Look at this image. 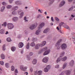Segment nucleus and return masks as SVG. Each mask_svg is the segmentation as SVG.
<instances>
[{
  "mask_svg": "<svg viewBox=\"0 0 75 75\" xmlns=\"http://www.w3.org/2000/svg\"><path fill=\"white\" fill-rule=\"evenodd\" d=\"M2 50L3 51H5V50H6V48H5V45H4L3 46Z\"/></svg>",
  "mask_w": 75,
  "mask_h": 75,
  "instance_id": "obj_33",
  "label": "nucleus"
},
{
  "mask_svg": "<svg viewBox=\"0 0 75 75\" xmlns=\"http://www.w3.org/2000/svg\"><path fill=\"white\" fill-rule=\"evenodd\" d=\"M1 58L2 59H3L5 58V56L3 54H2L1 55Z\"/></svg>",
  "mask_w": 75,
  "mask_h": 75,
  "instance_id": "obj_25",
  "label": "nucleus"
},
{
  "mask_svg": "<svg viewBox=\"0 0 75 75\" xmlns=\"http://www.w3.org/2000/svg\"><path fill=\"white\" fill-rule=\"evenodd\" d=\"M64 75V72H62L59 75Z\"/></svg>",
  "mask_w": 75,
  "mask_h": 75,
  "instance_id": "obj_55",
  "label": "nucleus"
},
{
  "mask_svg": "<svg viewBox=\"0 0 75 75\" xmlns=\"http://www.w3.org/2000/svg\"><path fill=\"white\" fill-rule=\"evenodd\" d=\"M36 27L37 25H33L30 26V30H33V29H34Z\"/></svg>",
  "mask_w": 75,
  "mask_h": 75,
  "instance_id": "obj_9",
  "label": "nucleus"
},
{
  "mask_svg": "<svg viewBox=\"0 0 75 75\" xmlns=\"http://www.w3.org/2000/svg\"><path fill=\"white\" fill-rule=\"evenodd\" d=\"M64 25H65V24L63 22H61V23H60L59 24V27H59V28L58 27H57V29L58 30H59V29H61V26L63 25L64 26Z\"/></svg>",
  "mask_w": 75,
  "mask_h": 75,
  "instance_id": "obj_7",
  "label": "nucleus"
},
{
  "mask_svg": "<svg viewBox=\"0 0 75 75\" xmlns=\"http://www.w3.org/2000/svg\"><path fill=\"white\" fill-rule=\"evenodd\" d=\"M48 58L47 57H44L42 60L43 62L44 63H47L48 62Z\"/></svg>",
  "mask_w": 75,
  "mask_h": 75,
  "instance_id": "obj_5",
  "label": "nucleus"
},
{
  "mask_svg": "<svg viewBox=\"0 0 75 75\" xmlns=\"http://www.w3.org/2000/svg\"><path fill=\"white\" fill-rule=\"evenodd\" d=\"M11 5H8L7 6V8H11Z\"/></svg>",
  "mask_w": 75,
  "mask_h": 75,
  "instance_id": "obj_40",
  "label": "nucleus"
},
{
  "mask_svg": "<svg viewBox=\"0 0 75 75\" xmlns=\"http://www.w3.org/2000/svg\"><path fill=\"white\" fill-rule=\"evenodd\" d=\"M24 45V44L22 42L19 43L18 45V47L19 48H22Z\"/></svg>",
  "mask_w": 75,
  "mask_h": 75,
  "instance_id": "obj_15",
  "label": "nucleus"
},
{
  "mask_svg": "<svg viewBox=\"0 0 75 75\" xmlns=\"http://www.w3.org/2000/svg\"><path fill=\"white\" fill-rule=\"evenodd\" d=\"M65 72L66 75H69L70 74L71 71L69 70H66L65 71Z\"/></svg>",
  "mask_w": 75,
  "mask_h": 75,
  "instance_id": "obj_17",
  "label": "nucleus"
},
{
  "mask_svg": "<svg viewBox=\"0 0 75 75\" xmlns=\"http://www.w3.org/2000/svg\"><path fill=\"white\" fill-rule=\"evenodd\" d=\"M6 40L8 42H10V41H11V40L10 38H7Z\"/></svg>",
  "mask_w": 75,
  "mask_h": 75,
  "instance_id": "obj_30",
  "label": "nucleus"
},
{
  "mask_svg": "<svg viewBox=\"0 0 75 75\" xmlns=\"http://www.w3.org/2000/svg\"><path fill=\"white\" fill-rule=\"evenodd\" d=\"M26 19H27V17H26V16H25L24 18V20H25V22L28 21V20H27Z\"/></svg>",
  "mask_w": 75,
  "mask_h": 75,
  "instance_id": "obj_42",
  "label": "nucleus"
},
{
  "mask_svg": "<svg viewBox=\"0 0 75 75\" xmlns=\"http://www.w3.org/2000/svg\"><path fill=\"white\" fill-rule=\"evenodd\" d=\"M50 65H47L46 68H45L44 69V71L45 72H47L48 71L49 69H50Z\"/></svg>",
  "mask_w": 75,
  "mask_h": 75,
  "instance_id": "obj_6",
  "label": "nucleus"
},
{
  "mask_svg": "<svg viewBox=\"0 0 75 75\" xmlns=\"http://www.w3.org/2000/svg\"><path fill=\"white\" fill-rule=\"evenodd\" d=\"M5 66L6 68H8L9 67V64L8 63H6L5 64Z\"/></svg>",
  "mask_w": 75,
  "mask_h": 75,
  "instance_id": "obj_32",
  "label": "nucleus"
},
{
  "mask_svg": "<svg viewBox=\"0 0 75 75\" xmlns=\"http://www.w3.org/2000/svg\"><path fill=\"white\" fill-rule=\"evenodd\" d=\"M74 61L72 60L69 63V65L71 67H73L74 66Z\"/></svg>",
  "mask_w": 75,
  "mask_h": 75,
  "instance_id": "obj_13",
  "label": "nucleus"
},
{
  "mask_svg": "<svg viewBox=\"0 0 75 75\" xmlns=\"http://www.w3.org/2000/svg\"><path fill=\"white\" fill-rule=\"evenodd\" d=\"M27 58L28 59V60H30V58L29 56H28L27 57Z\"/></svg>",
  "mask_w": 75,
  "mask_h": 75,
  "instance_id": "obj_57",
  "label": "nucleus"
},
{
  "mask_svg": "<svg viewBox=\"0 0 75 75\" xmlns=\"http://www.w3.org/2000/svg\"><path fill=\"white\" fill-rule=\"evenodd\" d=\"M71 17H74L75 16H74L73 15H71Z\"/></svg>",
  "mask_w": 75,
  "mask_h": 75,
  "instance_id": "obj_59",
  "label": "nucleus"
},
{
  "mask_svg": "<svg viewBox=\"0 0 75 75\" xmlns=\"http://www.w3.org/2000/svg\"><path fill=\"white\" fill-rule=\"evenodd\" d=\"M60 47H61V46L59 45V46H58L57 49H59V48H60Z\"/></svg>",
  "mask_w": 75,
  "mask_h": 75,
  "instance_id": "obj_52",
  "label": "nucleus"
},
{
  "mask_svg": "<svg viewBox=\"0 0 75 75\" xmlns=\"http://www.w3.org/2000/svg\"><path fill=\"white\" fill-rule=\"evenodd\" d=\"M13 20L14 21H17L18 20V18L17 17H14L13 18Z\"/></svg>",
  "mask_w": 75,
  "mask_h": 75,
  "instance_id": "obj_19",
  "label": "nucleus"
},
{
  "mask_svg": "<svg viewBox=\"0 0 75 75\" xmlns=\"http://www.w3.org/2000/svg\"><path fill=\"white\" fill-rule=\"evenodd\" d=\"M73 1V0H68V1L69 2H71V1Z\"/></svg>",
  "mask_w": 75,
  "mask_h": 75,
  "instance_id": "obj_58",
  "label": "nucleus"
},
{
  "mask_svg": "<svg viewBox=\"0 0 75 75\" xmlns=\"http://www.w3.org/2000/svg\"><path fill=\"white\" fill-rule=\"evenodd\" d=\"M8 31H6V33H5V34H8Z\"/></svg>",
  "mask_w": 75,
  "mask_h": 75,
  "instance_id": "obj_62",
  "label": "nucleus"
},
{
  "mask_svg": "<svg viewBox=\"0 0 75 75\" xmlns=\"http://www.w3.org/2000/svg\"><path fill=\"white\" fill-rule=\"evenodd\" d=\"M30 70L31 72H32L33 71V68H30Z\"/></svg>",
  "mask_w": 75,
  "mask_h": 75,
  "instance_id": "obj_49",
  "label": "nucleus"
},
{
  "mask_svg": "<svg viewBox=\"0 0 75 75\" xmlns=\"http://www.w3.org/2000/svg\"><path fill=\"white\" fill-rule=\"evenodd\" d=\"M33 53H32V52H30L29 53V55L30 56H31V55H33Z\"/></svg>",
  "mask_w": 75,
  "mask_h": 75,
  "instance_id": "obj_45",
  "label": "nucleus"
},
{
  "mask_svg": "<svg viewBox=\"0 0 75 75\" xmlns=\"http://www.w3.org/2000/svg\"><path fill=\"white\" fill-rule=\"evenodd\" d=\"M0 64L1 65H4V62L2 61H0Z\"/></svg>",
  "mask_w": 75,
  "mask_h": 75,
  "instance_id": "obj_36",
  "label": "nucleus"
},
{
  "mask_svg": "<svg viewBox=\"0 0 75 75\" xmlns=\"http://www.w3.org/2000/svg\"><path fill=\"white\" fill-rule=\"evenodd\" d=\"M67 63H64L63 64V69H64L66 67V66H67Z\"/></svg>",
  "mask_w": 75,
  "mask_h": 75,
  "instance_id": "obj_29",
  "label": "nucleus"
},
{
  "mask_svg": "<svg viewBox=\"0 0 75 75\" xmlns=\"http://www.w3.org/2000/svg\"><path fill=\"white\" fill-rule=\"evenodd\" d=\"M46 44V42L45 41H44L42 42L40 44H37L35 45V50H38L40 48V47H41L44 46Z\"/></svg>",
  "mask_w": 75,
  "mask_h": 75,
  "instance_id": "obj_2",
  "label": "nucleus"
},
{
  "mask_svg": "<svg viewBox=\"0 0 75 75\" xmlns=\"http://www.w3.org/2000/svg\"><path fill=\"white\" fill-rule=\"evenodd\" d=\"M12 13V14H16V12H15L14 11Z\"/></svg>",
  "mask_w": 75,
  "mask_h": 75,
  "instance_id": "obj_53",
  "label": "nucleus"
},
{
  "mask_svg": "<svg viewBox=\"0 0 75 75\" xmlns=\"http://www.w3.org/2000/svg\"><path fill=\"white\" fill-rule=\"evenodd\" d=\"M18 9V7L16 6L14 7L13 10H17Z\"/></svg>",
  "mask_w": 75,
  "mask_h": 75,
  "instance_id": "obj_37",
  "label": "nucleus"
},
{
  "mask_svg": "<svg viewBox=\"0 0 75 75\" xmlns=\"http://www.w3.org/2000/svg\"><path fill=\"white\" fill-rule=\"evenodd\" d=\"M7 25L8 28L10 29H13L14 27V25L12 23H8L7 24Z\"/></svg>",
  "mask_w": 75,
  "mask_h": 75,
  "instance_id": "obj_4",
  "label": "nucleus"
},
{
  "mask_svg": "<svg viewBox=\"0 0 75 75\" xmlns=\"http://www.w3.org/2000/svg\"><path fill=\"white\" fill-rule=\"evenodd\" d=\"M62 41V40L61 39H60L58 41V42H57L56 43V44L55 45L56 47H57V46H58L59 44V43L61 42Z\"/></svg>",
  "mask_w": 75,
  "mask_h": 75,
  "instance_id": "obj_16",
  "label": "nucleus"
},
{
  "mask_svg": "<svg viewBox=\"0 0 75 75\" xmlns=\"http://www.w3.org/2000/svg\"><path fill=\"white\" fill-rule=\"evenodd\" d=\"M47 47H44L43 49H42V51H47Z\"/></svg>",
  "mask_w": 75,
  "mask_h": 75,
  "instance_id": "obj_28",
  "label": "nucleus"
},
{
  "mask_svg": "<svg viewBox=\"0 0 75 75\" xmlns=\"http://www.w3.org/2000/svg\"><path fill=\"white\" fill-rule=\"evenodd\" d=\"M38 11H40V13H42V12H41V10H40V9H39V10H38Z\"/></svg>",
  "mask_w": 75,
  "mask_h": 75,
  "instance_id": "obj_61",
  "label": "nucleus"
},
{
  "mask_svg": "<svg viewBox=\"0 0 75 75\" xmlns=\"http://www.w3.org/2000/svg\"><path fill=\"white\" fill-rule=\"evenodd\" d=\"M24 74L26 75H28V72H25L24 73Z\"/></svg>",
  "mask_w": 75,
  "mask_h": 75,
  "instance_id": "obj_54",
  "label": "nucleus"
},
{
  "mask_svg": "<svg viewBox=\"0 0 75 75\" xmlns=\"http://www.w3.org/2000/svg\"><path fill=\"white\" fill-rule=\"evenodd\" d=\"M5 9V7L4 6H3L1 8V11H3V10H4Z\"/></svg>",
  "mask_w": 75,
  "mask_h": 75,
  "instance_id": "obj_31",
  "label": "nucleus"
},
{
  "mask_svg": "<svg viewBox=\"0 0 75 75\" xmlns=\"http://www.w3.org/2000/svg\"><path fill=\"white\" fill-rule=\"evenodd\" d=\"M65 54V52H62L61 54L60 55V58H58L57 59V60L56 61V62L57 63H58V62H60L61 61H66V59H67V57H64L62 59L61 58V57H63L64 56V55Z\"/></svg>",
  "mask_w": 75,
  "mask_h": 75,
  "instance_id": "obj_1",
  "label": "nucleus"
},
{
  "mask_svg": "<svg viewBox=\"0 0 75 75\" xmlns=\"http://www.w3.org/2000/svg\"><path fill=\"white\" fill-rule=\"evenodd\" d=\"M62 50H65L67 48V45L65 44H63L61 46Z\"/></svg>",
  "mask_w": 75,
  "mask_h": 75,
  "instance_id": "obj_10",
  "label": "nucleus"
},
{
  "mask_svg": "<svg viewBox=\"0 0 75 75\" xmlns=\"http://www.w3.org/2000/svg\"><path fill=\"white\" fill-rule=\"evenodd\" d=\"M59 32L60 33H62V32L61 31V30H59Z\"/></svg>",
  "mask_w": 75,
  "mask_h": 75,
  "instance_id": "obj_60",
  "label": "nucleus"
},
{
  "mask_svg": "<svg viewBox=\"0 0 75 75\" xmlns=\"http://www.w3.org/2000/svg\"><path fill=\"white\" fill-rule=\"evenodd\" d=\"M48 31H49V29L48 28H46L43 31V33H47Z\"/></svg>",
  "mask_w": 75,
  "mask_h": 75,
  "instance_id": "obj_22",
  "label": "nucleus"
},
{
  "mask_svg": "<svg viewBox=\"0 0 75 75\" xmlns=\"http://www.w3.org/2000/svg\"><path fill=\"white\" fill-rule=\"evenodd\" d=\"M13 0H9V2L10 3H11L12 2H13Z\"/></svg>",
  "mask_w": 75,
  "mask_h": 75,
  "instance_id": "obj_46",
  "label": "nucleus"
},
{
  "mask_svg": "<svg viewBox=\"0 0 75 75\" xmlns=\"http://www.w3.org/2000/svg\"><path fill=\"white\" fill-rule=\"evenodd\" d=\"M16 4H17V5H21V3H20L18 1H16L15 2Z\"/></svg>",
  "mask_w": 75,
  "mask_h": 75,
  "instance_id": "obj_24",
  "label": "nucleus"
},
{
  "mask_svg": "<svg viewBox=\"0 0 75 75\" xmlns=\"http://www.w3.org/2000/svg\"><path fill=\"white\" fill-rule=\"evenodd\" d=\"M74 44H75V40H74Z\"/></svg>",
  "mask_w": 75,
  "mask_h": 75,
  "instance_id": "obj_64",
  "label": "nucleus"
},
{
  "mask_svg": "<svg viewBox=\"0 0 75 75\" xmlns=\"http://www.w3.org/2000/svg\"><path fill=\"white\" fill-rule=\"evenodd\" d=\"M32 63L33 65H35L37 64V59H35L33 60Z\"/></svg>",
  "mask_w": 75,
  "mask_h": 75,
  "instance_id": "obj_18",
  "label": "nucleus"
},
{
  "mask_svg": "<svg viewBox=\"0 0 75 75\" xmlns=\"http://www.w3.org/2000/svg\"><path fill=\"white\" fill-rule=\"evenodd\" d=\"M72 10H73V7H71L68 10L69 11H72Z\"/></svg>",
  "mask_w": 75,
  "mask_h": 75,
  "instance_id": "obj_43",
  "label": "nucleus"
},
{
  "mask_svg": "<svg viewBox=\"0 0 75 75\" xmlns=\"http://www.w3.org/2000/svg\"><path fill=\"white\" fill-rule=\"evenodd\" d=\"M65 2L64 1H62L59 5V7H62L63 6H64L65 4Z\"/></svg>",
  "mask_w": 75,
  "mask_h": 75,
  "instance_id": "obj_14",
  "label": "nucleus"
},
{
  "mask_svg": "<svg viewBox=\"0 0 75 75\" xmlns=\"http://www.w3.org/2000/svg\"><path fill=\"white\" fill-rule=\"evenodd\" d=\"M51 20H52V21H54V19L53 18V17H51Z\"/></svg>",
  "mask_w": 75,
  "mask_h": 75,
  "instance_id": "obj_51",
  "label": "nucleus"
},
{
  "mask_svg": "<svg viewBox=\"0 0 75 75\" xmlns=\"http://www.w3.org/2000/svg\"><path fill=\"white\" fill-rule=\"evenodd\" d=\"M37 74L38 75H41V74H42V71H39L38 72H37V71H36L35 73V75H36Z\"/></svg>",
  "mask_w": 75,
  "mask_h": 75,
  "instance_id": "obj_12",
  "label": "nucleus"
},
{
  "mask_svg": "<svg viewBox=\"0 0 75 75\" xmlns=\"http://www.w3.org/2000/svg\"><path fill=\"white\" fill-rule=\"evenodd\" d=\"M37 40V39L36 38H33L32 39V41H36Z\"/></svg>",
  "mask_w": 75,
  "mask_h": 75,
  "instance_id": "obj_38",
  "label": "nucleus"
},
{
  "mask_svg": "<svg viewBox=\"0 0 75 75\" xmlns=\"http://www.w3.org/2000/svg\"><path fill=\"white\" fill-rule=\"evenodd\" d=\"M15 73H16L17 74L18 73V71H17V69H16L15 71Z\"/></svg>",
  "mask_w": 75,
  "mask_h": 75,
  "instance_id": "obj_48",
  "label": "nucleus"
},
{
  "mask_svg": "<svg viewBox=\"0 0 75 75\" xmlns=\"http://www.w3.org/2000/svg\"><path fill=\"white\" fill-rule=\"evenodd\" d=\"M55 19L57 21H58L59 20V19L58 18H57V17H55Z\"/></svg>",
  "mask_w": 75,
  "mask_h": 75,
  "instance_id": "obj_44",
  "label": "nucleus"
},
{
  "mask_svg": "<svg viewBox=\"0 0 75 75\" xmlns=\"http://www.w3.org/2000/svg\"><path fill=\"white\" fill-rule=\"evenodd\" d=\"M0 34H4V29H1L0 30Z\"/></svg>",
  "mask_w": 75,
  "mask_h": 75,
  "instance_id": "obj_23",
  "label": "nucleus"
},
{
  "mask_svg": "<svg viewBox=\"0 0 75 75\" xmlns=\"http://www.w3.org/2000/svg\"><path fill=\"white\" fill-rule=\"evenodd\" d=\"M2 4L3 5H6V3L4 2H2Z\"/></svg>",
  "mask_w": 75,
  "mask_h": 75,
  "instance_id": "obj_47",
  "label": "nucleus"
},
{
  "mask_svg": "<svg viewBox=\"0 0 75 75\" xmlns=\"http://www.w3.org/2000/svg\"><path fill=\"white\" fill-rule=\"evenodd\" d=\"M20 68L21 70L22 71H25L26 69L27 68V67H24L23 66H21L20 67Z\"/></svg>",
  "mask_w": 75,
  "mask_h": 75,
  "instance_id": "obj_11",
  "label": "nucleus"
},
{
  "mask_svg": "<svg viewBox=\"0 0 75 75\" xmlns=\"http://www.w3.org/2000/svg\"><path fill=\"white\" fill-rule=\"evenodd\" d=\"M6 25H7V23L6 22L4 23L3 24H2V26H4V27H6Z\"/></svg>",
  "mask_w": 75,
  "mask_h": 75,
  "instance_id": "obj_34",
  "label": "nucleus"
},
{
  "mask_svg": "<svg viewBox=\"0 0 75 75\" xmlns=\"http://www.w3.org/2000/svg\"><path fill=\"white\" fill-rule=\"evenodd\" d=\"M65 28H67V29H68L69 28V27L67 25V26H66L65 27Z\"/></svg>",
  "mask_w": 75,
  "mask_h": 75,
  "instance_id": "obj_50",
  "label": "nucleus"
},
{
  "mask_svg": "<svg viewBox=\"0 0 75 75\" xmlns=\"http://www.w3.org/2000/svg\"><path fill=\"white\" fill-rule=\"evenodd\" d=\"M45 25V23H42L40 25L38 26V30L36 31L35 34L36 35H38L39 33L41 31V30L40 29L42 28Z\"/></svg>",
  "mask_w": 75,
  "mask_h": 75,
  "instance_id": "obj_3",
  "label": "nucleus"
},
{
  "mask_svg": "<svg viewBox=\"0 0 75 75\" xmlns=\"http://www.w3.org/2000/svg\"><path fill=\"white\" fill-rule=\"evenodd\" d=\"M50 52V50H47L44 53L43 55H46L49 54Z\"/></svg>",
  "mask_w": 75,
  "mask_h": 75,
  "instance_id": "obj_8",
  "label": "nucleus"
},
{
  "mask_svg": "<svg viewBox=\"0 0 75 75\" xmlns=\"http://www.w3.org/2000/svg\"><path fill=\"white\" fill-rule=\"evenodd\" d=\"M24 32L25 34H27V33H28L27 31H25Z\"/></svg>",
  "mask_w": 75,
  "mask_h": 75,
  "instance_id": "obj_56",
  "label": "nucleus"
},
{
  "mask_svg": "<svg viewBox=\"0 0 75 75\" xmlns=\"http://www.w3.org/2000/svg\"><path fill=\"white\" fill-rule=\"evenodd\" d=\"M55 68H59V65H56L55 67Z\"/></svg>",
  "mask_w": 75,
  "mask_h": 75,
  "instance_id": "obj_41",
  "label": "nucleus"
},
{
  "mask_svg": "<svg viewBox=\"0 0 75 75\" xmlns=\"http://www.w3.org/2000/svg\"><path fill=\"white\" fill-rule=\"evenodd\" d=\"M73 34H72V35H73V36L72 37V38L73 39H75V33H73Z\"/></svg>",
  "mask_w": 75,
  "mask_h": 75,
  "instance_id": "obj_39",
  "label": "nucleus"
},
{
  "mask_svg": "<svg viewBox=\"0 0 75 75\" xmlns=\"http://www.w3.org/2000/svg\"><path fill=\"white\" fill-rule=\"evenodd\" d=\"M23 15H24V12H22L21 13L20 16H19V18H22V17L23 16Z\"/></svg>",
  "mask_w": 75,
  "mask_h": 75,
  "instance_id": "obj_26",
  "label": "nucleus"
},
{
  "mask_svg": "<svg viewBox=\"0 0 75 75\" xmlns=\"http://www.w3.org/2000/svg\"><path fill=\"white\" fill-rule=\"evenodd\" d=\"M11 50L12 51H14L16 50V47H11Z\"/></svg>",
  "mask_w": 75,
  "mask_h": 75,
  "instance_id": "obj_27",
  "label": "nucleus"
},
{
  "mask_svg": "<svg viewBox=\"0 0 75 75\" xmlns=\"http://www.w3.org/2000/svg\"><path fill=\"white\" fill-rule=\"evenodd\" d=\"M11 71H14V66H12L11 67Z\"/></svg>",
  "mask_w": 75,
  "mask_h": 75,
  "instance_id": "obj_35",
  "label": "nucleus"
},
{
  "mask_svg": "<svg viewBox=\"0 0 75 75\" xmlns=\"http://www.w3.org/2000/svg\"><path fill=\"white\" fill-rule=\"evenodd\" d=\"M30 45L31 47H34V46L35 45V44L34 42H33L30 43Z\"/></svg>",
  "mask_w": 75,
  "mask_h": 75,
  "instance_id": "obj_21",
  "label": "nucleus"
},
{
  "mask_svg": "<svg viewBox=\"0 0 75 75\" xmlns=\"http://www.w3.org/2000/svg\"><path fill=\"white\" fill-rule=\"evenodd\" d=\"M53 23H50V25H53Z\"/></svg>",
  "mask_w": 75,
  "mask_h": 75,
  "instance_id": "obj_63",
  "label": "nucleus"
},
{
  "mask_svg": "<svg viewBox=\"0 0 75 75\" xmlns=\"http://www.w3.org/2000/svg\"><path fill=\"white\" fill-rule=\"evenodd\" d=\"M30 47V43L28 42L26 45V47L27 49H29V48Z\"/></svg>",
  "mask_w": 75,
  "mask_h": 75,
  "instance_id": "obj_20",
  "label": "nucleus"
}]
</instances>
